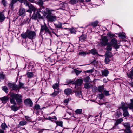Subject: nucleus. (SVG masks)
<instances>
[{
	"mask_svg": "<svg viewBox=\"0 0 133 133\" xmlns=\"http://www.w3.org/2000/svg\"><path fill=\"white\" fill-rule=\"evenodd\" d=\"M84 86V88L87 89H89L91 88V84L88 83H86Z\"/></svg>",
	"mask_w": 133,
	"mask_h": 133,
	"instance_id": "nucleus-33",
	"label": "nucleus"
},
{
	"mask_svg": "<svg viewBox=\"0 0 133 133\" xmlns=\"http://www.w3.org/2000/svg\"><path fill=\"white\" fill-rule=\"evenodd\" d=\"M14 83H8V86L10 88H13L14 87Z\"/></svg>",
	"mask_w": 133,
	"mask_h": 133,
	"instance_id": "nucleus-43",
	"label": "nucleus"
},
{
	"mask_svg": "<svg viewBox=\"0 0 133 133\" xmlns=\"http://www.w3.org/2000/svg\"><path fill=\"white\" fill-rule=\"evenodd\" d=\"M2 89L6 93L8 92V89L6 86H4L2 87Z\"/></svg>",
	"mask_w": 133,
	"mask_h": 133,
	"instance_id": "nucleus-37",
	"label": "nucleus"
},
{
	"mask_svg": "<svg viewBox=\"0 0 133 133\" xmlns=\"http://www.w3.org/2000/svg\"><path fill=\"white\" fill-rule=\"evenodd\" d=\"M121 108L123 110H127L128 109V107L126 106L124 102H121Z\"/></svg>",
	"mask_w": 133,
	"mask_h": 133,
	"instance_id": "nucleus-20",
	"label": "nucleus"
},
{
	"mask_svg": "<svg viewBox=\"0 0 133 133\" xmlns=\"http://www.w3.org/2000/svg\"><path fill=\"white\" fill-rule=\"evenodd\" d=\"M19 88V87L18 86L16 85L15 84L14 86L13 87L12 89L14 90H15V91H16Z\"/></svg>",
	"mask_w": 133,
	"mask_h": 133,
	"instance_id": "nucleus-44",
	"label": "nucleus"
},
{
	"mask_svg": "<svg viewBox=\"0 0 133 133\" xmlns=\"http://www.w3.org/2000/svg\"><path fill=\"white\" fill-rule=\"evenodd\" d=\"M90 52L93 55L97 54H98V52L97 51L94 49H92L90 51Z\"/></svg>",
	"mask_w": 133,
	"mask_h": 133,
	"instance_id": "nucleus-31",
	"label": "nucleus"
},
{
	"mask_svg": "<svg viewBox=\"0 0 133 133\" xmlns=\"http://www.w3.org/2000/svg\"><path fill=\"white\" fill-rule=\"evenodd\" d=\"M129 107L131 109H133V104H130L128 105Z\"/></svg>",
	"mask_w": 133,
	"mask_h": 133,
	"instance_id": "nucleus-57",
	"label": "nucleus"
},
{
	"mask_svg": "<svg viewBox=\"0 0 133 133\" xmlns=\"http://www.w3.org/2000/svg\"><path fill=\"white\" fill-rule=\"evenodd\" d=\"M59 83H56L53 85L52 87L54 89H57V90H59Z\"/></svg>",
	"mask_w": 133,
	"mask_h": 133,
	"instance_id": "nucleus-15",
	"label": "nucleus"
},
{
	"mask_svg": "<svg viewBox=\"0 0 133 133\" xmlns=\"http://www.w3.org/2000/svg\"><path fill=\"white\" fill-rule=\"evenodd\" d=\"M104 94L106 96H108L110 95L109 91L106 90H104L103 91Z\"/></svg>",
	"mask_w": 133,
	"mask_h": 133,
	"instance_id": "nucleus-46",
	"label": "nucleus"
},
{
	"mask_svg": "<svg viewBox=\"0 0 133 133\" xmlns=\"http://www.w3.org/2000/svg\"><path fill=\"white\" fill-rule=\"evenodd\" d=\"M92 117H93L90 115H89L88 116V119L89 120L91 119V118H92Z\"/></svg>",
	"mask_w": 133,
	"mask_h": 133,
	"instance_id": "nucleus-62",
	"label": "nucleus"
},
{
	"mask_svg": "<svg viewBox=\"0 0 133 133\" xmlns=\"http://www.w3.org/2000/svg\"><path fill=\"white\" fill-rule=\"evenodd\" d=\"M57 17L53 16L51 14H48L46 16L47 21L48 22H53L57 20Z\"/></svg>",
	"mask_w": 133,
	"mask_h": 133,
	"instance_id": "nucleus-4",
	"label": "nucleus"
},
{
	"mask_svg": "<svg viewBox=\"0 0 133 133\" xmlns=\"http://www.w3.org/2000/svg\"><path fill=\"white\" fill-rule=\"evenodd\" d=\"M107 35L109 37H111L112 38L114 37L115 35L113 34H111L109 33H108L107 34Z\"/></svg>",
	"mask_w": 133,
	"mask_h": 133,
	"instance_id": "nucleus-50",
	"label": "nucleus"
},
{
	"mask_svg": "<svg viewBox=\"0 0 133 133\" xmlns=\"http://www.w3.org/2000/svg\"><path fill=\"white\" fill-rule=\"evenodd\" d=\"M27 75L28 77L29 78H31L32 77L33 75L34 74L33 73L31 72H28L27 73Z\"/></svg>",
	"mask_w": 133,
	"mask_h": 133,
	"instance_id": "nucleus-36",
	"label": "nucleus"
},
{
	"mask_svg": "<svg viewBox=\"0 0 133 133\" xmlns=\"http://www.w3.org/2000/svg\"><path fill=\"white\" fill-rule=\"evenodd\" d=\"M47 13L45 11H43L42 12L40 10L37 11L36 13L34 14L32 17V18L35 19H36L38 18H42L43 16H45Z\"/></svg>",
	"mask_w": 133,
	"mask_h": 133,
	"instance_id": "nucleus-3",
	"label": "nucleus"
},
{
	"mask_svg": "<svg viewBox=\"0 0 133 133\" xmlns=\"http://www.w3.org/2000/svg\"><path fill=\"white\" fill-rule=\"evenodd\" d=\"M108 41V39L106 36H103L101 39L100 42L101 44L105 46L107 45V42Z\"/></svg>",
	"mask_w": 133,
	"mask_h": 133,
	"instance_id": "nucleus-7",
	"label": "nucleus"
},
{
	"mask_svg": "<svg viewBox=\"0 0 133 133\" xmlns=\"http://www.w3.org/2000/svg\"><path fill=\"white\" fill-rule=\"evenodd\" d=\"M18 0H12V2L14 3H16Z\"/></svg>",
	"mask_w": 133,
	"mask_h": 133,
	"instance_id": "nucleus-63",
	"label": "nucleus"
},
{
	"mask_svg": "<svg viewBox=\"0 0 133 133\" xmlns=\"http://www.w3.org/2000/svg\"><path fill=\"white\" fill-rule=\"evenodd\" d=\"M72 82H73L72 81L70 80H69L67 81V83H68V84L72 83Z\"/></svg>",
	"mask_w": 133,
	"mask_h": 133,
	"instance_id": "nucleus-61",
	"label": "nucleus"
},
{
	"mask_svg": "<svg viewBox=\"0 0 133 133\" xmlns=\"http://www.w3.org/2000/svg\"><path fill=\"white\" fill-rule=\"evenodd\" d=\"M111 46V45L110 46L109 45H107V46L106 48V49L107 50V51H111V50L112 49Z\"/></svg>",
	"mask_w": 133,
	"mask_h": 133,
	"instance_id": "nucleus-42",
	"label": "nucleus"
},
{
	"mask_svg": "<svg viewBox=\"0 0 133 133\" xmlns=\"http://www.w3.org/2000/svg\"><path fill=\"white\" fill-rule=\"evenodd\" d=\"M16 105L14 104L11 106V110L15 112L19 108Z\"/></svg>",
	"mask_w": 133,
	"mask_h": 133,
	"instance_id": "nucleus-14",
	"label": "nucleus"
},
{
	"mask_svg": "<svg viewBox=\"0 0 133 133\" xmlns=\"http://www.w3.org/2000/svg\"><path fill=\"white\" fill-rule=\"evenodd\" d=\"M94 68H93L89 70H87L86 71V72L87 73H92L94 71Z\"/></svg>",
	"mask_w": 133,
	"mask_h": 133,
	"instance_id": "nucleus-52",
	"label": "nucleus"
},
{
	"mask_svg": "<svg viewBox=\"0 0 133 133\" xmlns=\"http://www.w3.org/2000/svg\"><path fill=\"white\" fill-rule=\"evenodd\" d=\"M121 115H122V113L119 111H117L115 114V117L116 118L119 117Z\"/></svg>",
	"mask_w": 133,
	"mask_h": 133,
	"instance_id": "nucleus-26",
	"label": "nucleus"
},
{
	"mask_svg": "<svg viewBox=\"0 0 133 133\" xmlns=\"http://www.w3.org/2000/svg\"><path fill=\"white\" fill-rule=\"evenodd\" d=\"M44 30L45 31V33H50L49 30L45 24L43 25H41V33H43Z\"/></svg>",
	"mask_w": 133,
	"mask_h": 133,
	"instance_id": "nucleus-6",
	"label": "nucleus"
},
{
	"mask_svg": "<svg viewBox=\"0 0 133 133\" xmlns=\"http://www.w3.org/2000/svg\"><path fill=\"white\" fill-rule=\"evenodd\" d=\"M98 22L97 21H96L93 22H92L91 23V25L93 27L95 28L96 27L97 25L98 24Z\"/></svg>",
	"mask_w": 133,
	"mask_h": 133,
	"instance_id": "nucleus-30",
	"label": "nucleus"
},
{
	"mask_svg": "<svg viewBox=\"0 0 133 133\" xmlns=\"http://www.w3.org/2000/svg\"><path fill=\"white\" fill-rule=\"evenodd\" d=\"M110 44L112 46H113L115 49H117L119 48L120 46L117 44V40L115 38L112 39L110 43Z\"/></svg>",
	"mask_w": 133,
	"mask_h": 133,
	"instance_id": "nucleus-5",
	"label": "nucleus"
},
{
	"mask_svg": "<svg viewBox=\"0 0 133 133\" xmlns=\"http://www.w3.org/2000/svg\"><path fill=\"white\" fill-rule=\"evenodd\" d=\"M19 1L21 3H24V4L26 6L29 5V2L26 0H17Z\"/></svg>",
	"mask_w": 133,
	"mask_h": 133,
	"instance_id": "nucleus-23",
	"label": "nucleus"
},
{
	"mask_svg": "<svg viewBox=\"0 0 133 133\" xmlns=\"http://www.w3.org/2000/svg\"><path fill=\"white\" fill-rule=\"evenodd\" d=\"M24 84L23 83H22L21 82H19V88H20L21 87H22L23 88H24L23 86L24 85Z\"/></svg>",
	"mask_w": 133,
	"mask_h": 133,
	"instance_id": "nucleus-55",
	"label": "nucleus"
},
{
	"mask_svg": "<svg viewBox=\"0 0 133 133\" xmlns=\"http://www.w3.org/2000/svg\"><path fill=\"white\" fill-rule=\"evenodd\" d=\"M104 90V87L103 86H99L98 88V91L99 92L102 93V92Z\"/></svg>",
	"mask_w": 133,
	"mask_h": 133,
	"instance_id": "nucleus-22",
	"label": "nucleus"
},
{
	"mask_svg": "<svg viewBox=\"0 0 133 133\" xmlns=\"http://www.w3.org/2000/svg\"><path fill=\"white\" fill-rule=\"evenodd\" d=\"M83 81L81 79H77L75 82V84L78 85H81L83 83Z\"/></svg>",
	"mask_w": 133,
	"mask_h": 133,
	"instance_id": "nucleus-17",
	"label": "nucleus"
},
{
	"mask_svg": "<svg viewBox=\"0 0 133 133\" xmlns=\"http://www.w3.org/2000/svg\"><path fill=\"white\" fill-rule=\"evenodd\" d=\"M69 101V100L68 99H66L64 100V102L65 103H67Z\"/></svg>",
	"mask_w": 133,
	"mask_h": 133,
	"instance_id": "nucleus-59",
	"label": "nucleus"
},
{
	"mask_svg": "<svg viewBox=\"0 0 133 133\" xmlns=\"http://www.w3.org/2000/svg\"><path fill=\"white\" fill-rule=\"evenodd\" d=\"M104 97V95L102 93H101V94H98V97L99 99H102Z\"/></svg>",
	"mask_w": 133,
	"mask_h": 133,
	"instance_id": "nucleus-35",
	"label": "nucleus"
},
{
	"mask_svg": "<svg viewBox=\"0 0 133 133\" xmlns=\"http://www.w3.org/2000/svg\"><path fill=\"white\" fill-rule=\"evenodd\" d=\"M123 115L124 117L129 116V114L127 110H123Z\"/></svg>",
	"mask_w": 133,
	"mask_h": 133,
	"instance_id": "nucleus-27",
	"label": "nucleus"
},
{
	"mask_svg": "<svg viewBox=\"0 0 133 133\" xmlns=\"http://www.w3.org/2000/svg\"><path fill=\"white\" fill-rule=\"evenodd\" d=\"M28 6L29 9L33 11H35L36 10V8L35 7H34L29 2V5L27 6Z\"/></svg>",
	"mask_w": 133,
	"mask_h": 133,
	"instance_id": "nucleus-24",
	"label": "nucleus"
},
{
	"mask_svg": "<svg viewBox=\"0 0 133 133\" xmlns=\"http://www.w3.org/2000/svg\"><path fill=\"white\" fill-rule=\"evenodd\" d=\"M128 76L131 78H132L133 77V69L131 71L129 74H128Z\"/></svg>",
	"mask_w": 133,
	"mask_h": 133,
	"instance_id": "nucleus-40",
	"label": "nucleus"
},
{
	"mask_svg": "<svg viewBox=\"0 0 133 133\" xmlns=\"http://www.w3.org/2000/svg\"><path fill=\"white\" fill-rule=\"evenodd\" d=\"M0 99L2 101L3 103L5 104L9 100V98L8 97L5 96L0 98Z\"/></svg>",
	"mask_w": 133,
	"mask_h": 133,
	"instance_id": "nucleus-12",
	"label": "nucleus"
},
{
	"mask_svg": "<svg viewBox=\"0 0 133 133\" xmlns=\"http://www.w3.org/2000/svg\"><path fill=\"white\" fill-rule=\"evenodd\" d=\"M101 73L102 76H107L109 73V71L107 70L104 69L101 71Z\"/></svg>",
	"mask_w": 133,
	"mask_h": 133,
	"instance_id": "nucleus-13",
	"label": "nucleus"
},
{
	"mask_svg": "<svg viewBox=\"0 0 133 133\" xmlns=\"http://www.w3.org/2000/svg\"><path fill=\"white\" fill-rule=\"evenodd\" d=\"M56 122L57 125H62L63 124V122L61 121H56Z\"/></svg>",
	"mask_w": 133,
	"mask_h": 133,
	"instance_id": "nucleus-51",
	"label": "nucleus"
},
{
	"mask_svg": "<svg viewBox=\"0 0 133 133\" xmlns=\"http://www.w3.org/2000/svg\"><path fill=\"white\" fill-rule=\"evenodd\" d=\"M27 1V0H26ZM29 2L31 3H34V0H28Z\"/></svg>",
	"mask_w": 133,
	"mask_h": 133,
	"instance_id": "nucleus-64",
	"label": "nucleus"
},
{
	"mask_svg": "<svg viewBox=\"0 0 133 133\" xmlns=\"http://www.w3.org/2000/svg\"><path fill=\"white\" fill-rule=\"evenodd\" d=\"M82 109H77L75 111V113L77 114H82Z\"/></svg>",
	"mask_w": 133,
	"mask_h": 133,
	"instance_id": "nucleus-29",
	"label": "nucleus"
},
{
	"mask_svg": "<svg viewBox=\"0 0 133 133\" xmlns=\"http://www.w3.org/2000/svg\"><path fill=\"white\" fill-rule=\"evenodd\" d=\"M105 57L111 58L112 56V55L111 52L108 51H107L105 55Z\"/></svg>",
	"mask_w": 133,
	"mask_h": 133,
	"instance_id": "nucleus-19",
	"label": "nucleus"
},
{
	"mask_svg": "<svg viewBox=\"0 0 133 133\" xmlns=\"http://www.w3.org/2000/svg\"><path fill=\"white\" fill-rule=\"evenodd\" d=\"M21 36L24 39H26L28 38L29 39L32 40L35 38L36 33L34 31H27L25 33L22 34Z\"/></svg>",
	"mask_w": 133,
	"mask_h": 133,
	"instance_id": "nucleus-2",
	"label": "nucleus"
},
{
	"mask_svg": "<svg viewBox=\"0 0 133 133\" xmlns=\"http://www.w3.org/2000/svg\"><path fill=\"white\" fill-rule=\"evenodd\" d=\"M74 72L76 74V75H78L80 73L82 72V70H78L76 69H74Z\"/></svg>",
	"mask_w": 133,
	"mask_h": 133,
	"instance_id": "nucleus-39",
	"label": "nucleus"
},
{
	"mask_svg": "<svg viewBox=\"0 0 133 133\" xmlns=\"http://www.w3.org/2000/svg\"><path fill=\"white\" fill-rule=\"evenodd\" d=\"M14 4L12 2L11 3V4L10 6V7L11 8H13V5Z\"/></svg>",
	"mask_w": 133,
	"mask_h": 133,
	"instance_id": "nucleus-60",
	"label": "nucleus"
},
{
	"mask_svg": "<svg viewBox=\"0 0 133 133\" xmlns=\"http://www.w3.org/2000/svg\"><path fill=\"white\" fill-rule=\"evenodd\" d=\"M119 36L123 38H125V36L124 33L121 34H120Z\"/></svg>",
	"mask_w": 133,
	"mask_h": 133,
	"instance_id": "nucleus-56",
	"label": "nucleus"
},
{
	"mask_svg": "<svg viewBox=\"0 0 133 133\" xmlns=\"http://www.w3.org/2000/svg\"><path fill=\"white\" fill-rule=\"evenodd\" d=\"M86 38V36L84 35H82L79 37V40L82 42L85 40Z\"/></svg>",
	"mask_w": 133,
	"mask_h": 133,
	"instance_id": "nucleus-25",
	"label": "nucleus"
},
{
	"mask_svg": "<svg viewBox=\"0 0 133 133\" xmlns=\"http://www.w3.org/2000/svg\"><path fill=\"white\" fill-rule=\"evenodd\" d=\"M110 58L108 57H105V62L106 64H108L109 63V62L110 61V59L109 58Z\"/></svg>",
	"mask_w": 133,
	"mask_h": 133,
	"instance_id": "nucleus-38",
	"label": "nucleus"
},
{
	"mask_svg": "<svg viewBox=\"0 0 133 133\" xmlns=\"http://www.w3.org/2000/svg\"><path fill=\"white\" fill-rule=\"evenodd\" d=\"M78 1L77 0H70V2L72 4H74L78 2Z\"/></svg>",
	"mask_w": 133,
	"mask_h": 133,
	"instance_id": "nucleus-48",
	"label": "nucleus"
},
{
	"mask_svg": "<svg viewBox=\"0 0 133 133\" xmlns=\"http://www.w3.org/2000/svg\"><path fill=\"white\" fill-rule=\"evenodd\" d=\"M47 119L52 121H55L57 120V118L56 116H54L52 117L49 116L47 118Z\"/></svg>",
	"mask_w": 133,
	"mask_h": 133,
	"instance_id": "nucleus-18",
	"label": "nucleus"
},
{
	"mask_svg": "<svg viewBox=\"0 0 133 133\" xmlns=\"http://www.w3.org/2000/svg\"><path fill=\"white\" fill-rule=\"evenodd\" d=\"M86 54V52L84 51H81L78 54V55L83 56H85Z\"/></svg>",
	"mask_w": 133,
	"mask_h": 133,
	"instance_id": "nucleus-41",
	"label": "nucleus"
},
{
	"mask_svg": "<svg viewBox=\"0 0 133 133\" xmlns=\"http://www.w3.org/2000/svg\"><path fill=\"white\" fill-rule=\"evenodd\" d=\"M24 103L25 105L31 107L33 105L32 101L29 99H27L24 100Z\"/></svg>",
	"mask_w": 133,
	"mask_h": 133,
	"instance_id": "nucleus-8",
	"label": "nucleus"
},
{
	"mask_svg": "<svg viewBox=\"0 0 133 133\" xmlns=\"http://www.w3.org/2000/svg\"><path fill=\"white\" fill-rule=\"evenodd\" d=\"M26 124V121L23 120L20 122L19 125H25Z\"/></svg>",
	"mask_w": 133,
	"mask_h": 133,
	"instance_id": "nucleus-49",
	"label": "nucleus"
},
{
	"mask_svg": "<svg viewBox=\"0 0 133 133\" xmlns=\"http://www.w3.org/2000/svg\"><path fill=\"white\" fill-rule=\"evenodd\" d=\"M35 109L36 110H38L40 109V106L38 104L36 105L35 107Z\"/></svg>",
	"mask_w": 133,
	"mask_h": 133,
	"instance_id": "nucleus-54",
	"label": "nucleus"
},
{
	"mask_svg": "<svg viewBox=\"0 0 133 133\" xmlns=\"http://www.w3.org/2000/svg\"><path fill=\"white\" fill-rule=\"evenodd\" d=\"M123 118H121L116 120L115 125H118L121 124V123L123 121Z\"/></svg>",
	"mask_w": 133,
	"mask_h": 133,
	"instance_id": "nucleus-28",
	"label": "nucleus"
},
{
	"mask_svg": "<svg viewBox=\"0 0 133 133\" xmlns=\"http://www.w3.org/2000/svg\"><path fill=\"white\" fill-rule=\"evenodd\" d=\"M46 10L47 12V13L48 14H51V12L52 11V10H50L48 8H46Z\"/></svg>",
	"mask_w": 133,
	"mask_h": 133,
	"instance_id": "nucleus-53",
	"label": "nucleus"
},
{
	"mask_svg": "<svg viewBox=\"0 0 133 133\" xmlns=\"http://www.w3.org/2000/svg\"><path fill=\"white\" fill-rule=\"evenodd\" d=\"M90 77H86V79H85L86 82H90Z\"/></svg>",
	"mask_w": 133,
	"mask_h": 133,
	"instance_id": "nucleus-58",
	"label": "nucleus"
},
{
	"mask_svg": "<svg viewBox=\"0 0 133 133\" xmlns=\"http://www.w3.org/2000/svg\"><path fill=\"white\" fill-rule=\"evenodd\" d=\"M5 19V17L4 15L2 13H0V22H3Z\"/></svg>",
	"mask_w": 133,
	"mask_h": 133,
	"instance_id": "nucleus-21",
	"label": "nucleus"
},
{
	"mask_svg": "<svg viewBox=\"0 0 133 133\" xmlns=\"http://www.w3.org/2000/svg\"><path fill=\"white\" fill-rule=\"evenodd\" d=\"M59 93V91H56L55 90L54 92L50 94V96H51L54 97L57 95Z\"/></svg>",
	"mask_w": 133,
	"mask_h": 133,
	"instance_id": "nucleus-34",
	"label": "nucleus"
},
{
	"mask_svg": "<svg viewBox=\"0 0 133 133\" xmlns=\"http://www.w3.org/2000/svg\"><path fill=\"white\" fill-rule=\"evenodd\" d=\"M25 9L22 8H21L18 12L19 15L21 16H24L25 15Z\"/></svg>",
	"mask_w": 133,
	"mask_h": 133,
	"instance_id": "nucleus-9",
	"label": "nucleus"
},
{
	"mask_svg": "<svg viewBox=\"0 0 133 133\" xmlns=\"http://www.w3.org/2000/svg\"><path fill=\"white\" fill-rule=\"evenodd\" d=\"M125 129V133H131V130L130 129V127L129 125H124Z\"/></svg>",
	"mask_w": 133,
	"mask_h": 133,
	"instance_id": "nucleus-11",
	"label": "nucleus"
},
{
	"mask_svg": "<svg viewBox=\"0 0 133 133\" xmlns=\"http://www.w3.org/2000/svg\"><path fill=\"white\" fill-rule=\"evenodd\" d=\"M22 98L21 95L13 93L11 94L10 100L11 104L16 105L17 103L18 105H19L22 102Z\"/></svg>",
	"mask_w": 133,
	"mask_h": 133,
	"instance_id": "nucleus-1",
	"label": "nucleus"
},
{
	"mask_svg": "<svg viewBox=\"0 0 133 133\" xmlns=\"http://www.w3.org/2000/svg\"><path fill=\"white\" fill-rule=\"evenodd\" d=\"M62 24L60 22H58V24H54L55 26L59 28H62Z\"/></svg>",
	"mask_w": 133,
	"mask_h": 133,
	"instance_id": "nucleus-32",
	"label": "nucleus"
},
{
	"mask_svg": "<svg viewBox=\"0 0 133 133\" xmlns=\"http://www.w3.org/2000/svg\"><path fill=\"white\" fill-rule=\"evenodd\" d=\"M72 92L70 88L64 90L65 94L67 95L70 94Z\"/></svg>",
	"mask_w": 133,
	"mask_h": 133,
	"instance_id": "nucleus-16",
	"label": "nucleus"
},
{
	"mask_svg": "<svg viewBox=\"0 0 133 133\" xmlns=\"http://www.w3.org/2000/svg\"><path fill=\"white\" fill-rule=\"evenodd\" d=\"M37 2L40 6H42L43 5V2L41 0H39Z\"/></svg>",
	"mask_w": 133,
	"mask_h": 133,
	"instance_id": "nucleus-47",
	"label": "nucleus"
},
{
	"mask_svg": "<svg viewBox=\"0 0 133 133\" xmlns=\"http://www.w3.org/2000/svg\"><path fill=\"white\" fill-rule=\"evenodd\" d=\"M2 3L4 6H6L7 2L6 0H2Z\"/></svg>",
	"mask_w": 133,
	"mask_h": 133,
	"instance_id": "nucleus-45",
	"label": "nucleus"
},
{
	"mask_svg": "<svg viewBox=\"0 0 133 133\" xmlns=\"http://www.w3.org/2000/svg\"><path fill=\"white\" fill-rule=\"evenodd\" d=\"M75 94L77 97L79 98H81L82 97L81 94V88H79L78 90H76L75 91Z\"/></svg>",
	"mask_w": 133,
	"mask_h": 133,
	"instance_id": "nucleus-10",
	"label": "nucleus"
}]
</instances>
